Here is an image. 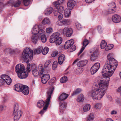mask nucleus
Segmentation results:
<instances>
[{
    "instance_id": "f257e3e1",
    "label": "nucleus",
    "mask_w": 121,
    "mask_h": 121,
    "mask_svg": "<svg viewBox=\"0 0 121 121\" xmlns=\"http://www.w3.org/2000/svg\"><path fill=\"white\" fill-rule=\"evenodd\" d=\"M113 57L112 53L108 54V59L102 71L104 78H98L97 83L95 84L92 91L89 93L94 99H101L106 92L109 85V77L113 74L118 65L117 61Z\"/></svg>"
},
{
    "instance_id": "f03ea898",
    "label": "nucleus",
    "mask_w": 121,
    "mask_h": 121,
    "mask_svg": "<svg viewBox=\"0 0 121 121\" xmlns=\"http://www.w3.org/2000/svg\"><path fill=\"white\" fill-rule=\"evenodd\" d=\"M48 84L52 86L50 87L48 91L47 95V97L45 102V106L43 108V109L39 113V114H43L44 112L46 111L49 103L52 94L54 89V85H55V84L54 80H53V79L49 81L48 82Z\"/></svg>"
},
{
    "instance_id": "7ed1b4c3",
    "label": "nucleus",
    "mask_w": 121,
    "mask_h": 121,
    "mask_svg": "<svg viewBox=\"0 0 121 121\" xmlns=\"http://www.w3.org/2000/svg\"><path fill=\"white\" fill-rule=\"evenodd\" d=\"M15 70L17 73L18 77L20 78H25L28 75V73L25 69L24 66L22 64H18L17 65Z\"/></svg>"
},
{
    "instance_id": "20e7f679",
    "label": "nucleus",
    "mask_w": 121,
    "mask_h": 121,
    "mask_svg": "<svg viewBox=\"0 0 121 121\" xmlns=\"http://www.w3.org/2000/svg\"><path fill=\"white\" fill-rule=\"evenodd\" d=\"M33 56V51L29 48H26L22 53V58L23 60H30L32 59Z\"/></svg>"
},
{
    "instance_id": "39448f33",
    "label": "nucleus",
    "mask_w": 121,
    "mask_h": 121,
    "mask_svg": "<svg viewBox=\"0 0 121 121\" xmlns=\"http://www.w3.org/2000/svg\"><path fill=\"white\" fill-rule=\"evenodd\" d=\"M19 105L16 104L14 106V110L13 111V115H14V121H18L20 117L22 116V112L19 109Z\"/></svg>"
},
{
    "instance_id": "423d86ee",
    "label": "nucleus",
    "mask_w": 121,
    "mask_h": 121,
    "mask_svg": "<svg viewBox=\"0 0 121 121\" xmlns=\"http://www.w3.org/2000/svg\"><path fill=\"white\" fill-rule=\"evenodd\" d=\"M23 2L24 5L26 6L29 4L30 1L32 0H21ZM21 1L20 0H17L15 2L13 6L16 7H19L21 4Z\"/></svg>"
},
{
    "instance_id": "0eeeda50",
    "label": "nucleus",
    "mask_w": 121,
    "mask_h": 121,
    "mask_svg": "<svg viewBox=\"0 0 121 121\" xmlns=\"http://www.w3.org/2000/svg\"><path fill=\"white\" fill-rule=\"evenodd\" d=\"M63 32L68 37H70L73 33V30L71 28L65 27L63 30Z\"/></svg>"
},
{
    "instance_id": "6e6552de",
    "label": "nucleus",
    "mask_w": 121,
    "mask_h": 121,
    "mask_svg": "<svg viewBox=\"0 0 121 121\" xmlns=\"http://www.w3.org/2000/svg\"><path fill=\"white\" fill-rule=\"evenodd\" d=\"M100 67V64L99 63H95L91 69V73L92 74H93L96 72Z\"/></svg>"
},
{
    "instance_id": "1a4fd4ad",
    "label": "nucleus",
    "mask_w": 121,
    "mask_h": 121,
    "mask_svg": "<svg viewBox=\"0 0 121 121\" xmlns=\"http://www.w3.org/2000/svg\"><path fill=\"white\" fill-rule=\"evenodd\" d=\"M1 77L2 79L4 80L5 82L8 85H10L11 82L12 80L9 76L6 75H1Z\"/></svg>"
},
{
    "instance_id": "9d476101",
    "label": "nucleus",
    "mask_w": 121,
    "mask_h": 121,
    "mask_svg": "<svg viewBox=\"0 0 121 121\" xmlns=\"http://www.w3.org/2000/svg\"><path fill=\"white\" fill-rule=\"evenodd\" d=\"M112 20L113 22L115 23H119L121 21V17L118 15L114 14L112 16Z\"/></svg>"
},
{
    "instance_id": "9b49d317",
    "label": "nucleus",
    "mask_w": 121,
    "mask_h": 121,
    "mask_svg": "<svg viewBox=\"0 0 121 121\" xmlns=\"http://www.w3.org/2000/svg\"><path fill=\"white\" fill-rule=\"evenodd\" d=\"M74 43V41L73 39L70 40L66 41L65 44L64 48L66 49L70 47Z\"/></svg>"
},
{
    "instance_id": "f8f14e48",
    "label": "nucleus",
    "mask_w": 121,
    "mask_h": 121,
    "mask_svg": "<svg viewBox=\"0 0 121 121\" xmlns=\"http://www.w3.org/2000/svg\"><path fill=\"white\" fill-rule=\"evenodd\" d=\"M21 92H22L24 95H28L29 92V89L28 87L26 86L23 85Z\"/></svg>"
},
{
    "instance_id": "ddd939ff",
    "label": "nucleus",
    "mask_w": 121,
    "mask_h": 121,
    "mask_svg": "<svg viewBox=\"0 0 121 121\" xmlns=\"http://www.w3.org/2000/svg\"><path fill=\"white\" fill-rule=\"evenodd\" d=\"M89 44L88 40L87 39H84L83 43V45L84 47H82L78 53V56L79 55L83 52L86 47Z\"/></svg>"
},
{
    "instance_id": "4468645a",
    "label": "nucleus",
    "mask_w": 121,
    "mask_h": 121,
    "mask_svg": "<svg viewBox=\"0 0 121 121\" xmlns=\"http://www.w3.org/2000/svg\"><path fill=\"white\" fill-rule=\"evenodd\" d=\"M88 61L86 60H84L80 61L77 64V66L81 67L85 66L87 64Z\"/></svg>"
},
{
    "instance_id": "2eb2a0df",
    "label": "nucleus",
    "mask_w": 121,
    "mask_h": 121,
    "mask_svg": "<svg viewBox=\"0 0 121 121\" xmlns=\"http://www.w3.org/2000/svg\"><path fill=\"white\" fill-rule=\"evenodd\" d=\"M75 3V1L73 0H69L67 4V6L68 9H72L74 6Z\"/></svg>"
},
{
    "instance_id": "dca6fc26",
    "label": "nucleus",
    "mask_w": 121,
    "mask_h": 121,
    "mask_svg": "<svg viewBox=\"0 0 121 121\" xmlns=\"http://www.w3.org/2000/svg\"><path fill=\"white\" fill-rule=\"evenodd\" d=\"M69 96V95L65 93H62L58 98L60 101H63L66 99Z\"/></svg>"
},
{
    "instance_id": "f3484780",
    "label": "nucleus",
    "mask_w": 121,
    "mask_h": 121,
    "mask_svg": "<svg viewBox=\"0 0 121 121\" xmlns=\"http://www.w3.org/2000/svg\"><path fill=\"white\" fill-rule=\"evenodd\" d=\"M98 55L99 53L97 51H94L91 56V60L93 61L95 60L98 57Z\"/></svg>"
},
{
    "instance_id": "a211bd4d",
    "label": "nucleus",
    "mask_w": 121,
    "mask_h": 121,
    "mask_svg": "<svg viewBox=\"0 0 121 121\" xmlns=\"http://www.w3.org/2000/svg\"><path fill=\"white\" fill-rule=\"evenodd\" d=\"M65 56L62 54L59 57H58V62L59 64L61 65L62 64L64 61L65 59Z\"/></svg>"
},
{
    "instance_id": "6ab92c4d",
    "label": "nucleus",
    "mask_w": 121,
    "mask_h": 121,
    "mask_svg": "<svg viewBox=\"0 0 121 121\" xmlns=\"http://www.w3.org/2000/svg\"><path fill=\"white\" fill-rule=\"evenodd\" d=\"M113 8H110L108 10V13H114L116 10V5L115 3H112Z\"/></svg>"
},
{
    "instance_id": "aec40b11",
    "label": "nucleus",
    "mask_w": 121,
    "mask_h": 121,
    "mask_svg": "<svg viewBox=\"0 0 121 121\" xmlns=\"http://www.w3.org/2000/svg\"><path fill=\"white\" fill-rule=\"evenodd\" d=\"M23 85L18 84L15 85L14 90L18 92H20L22 91V89Z\"/></svg>"
},
{
    "instance_id": "412c9836",
    "label": "nucleus",
    "mask_w": 121,
    "mask_h": 121,
    "mask_svg": "<svg viewBox=\"0 0 121 121\" xmlns=\"http://www.w3.org/2000/svg\"><path fill=\"white\" fill-rule=\"evenodd\" d=\"M56 11H57L58 13L61 14L63 12L64 9V7L62 6H55Z\"/></svg>"
},
{
    "instance_id": "4be33fe9",
    "label": "nucleus",
    "mask_w": 121,
    "mask_h": 121,
    "mask_svg": "<svg viewBox=\"0 0 121 121\" xmlns=\"http://www.w3.org/2000/svg\"><path fill=\"white\" fill-rule=\"evenodd\" d=\"M39 30L38 26H35L32 28V32L33 35H36L38 34Z\"/></svg>"
},
{
    "instance_id": "5701e85b",
    "label": "nucleus",
    "mask_w": 121,
    "mask_h": 121,
    "mask_svg": "<svg viewBox=\"0 0 121 121\" xmlns=\"http://www.w3.org/2000/svg\"><path fill=\"white\" fill-rule=\"evenodd\" d=\"M53 8L51 7L48 8L45 11L44 14L46 15L51 14L52 12Z\"/></svg>"
},
{
    "instance_id": "b1692460",
    "label": "nucleus",
    "mask_w": 121,
    "mask_h": 121,
    "mask_svg": "<svg viewBox=\"0 0 121 121\" xmlns=\"http://www.w3.org/2000/svg\"><path fill=\"white\" fill-rule=\"evenodd\" d=\"M43 48L42 46H39L38 48L35 49L34 51V53L35 54H39L42 52Z\"/></svg>"
},
{
    "instance_id": "393cba45",
    "label": "nucleus",
    "mask_w": 121,
    "mask_h": 121,
    "mask_svg": "<svg viewBox=\"0 0 121 121\" xmlns=\"http://www.w3.org/2000/svg\"><path fill=\"white\" fill-rule=\"evenodd\" d=\"M32 42L35 44L37 43L38 39H39L37 36L35 35H33L31 37Z\"/></svg>"
},
{
    "instance_id": "a878e982",
    "label": "nucleus",
    "mask_w": 121,
    "mask_h": 121,
    "mask_svg": "<svg viewBox=\"0 0 121 121\" xmlns=\"http://www.w3.org/2000/svg\"><path fill=\"white\" fill-rule=\"evenodd\" d=\"M64 13L65 17H68L70 15L71 12L69 9H67L64 10Z\"/></svg>"
},
{
    "instance_id": "bb28decb",
    "label": "nucleus",
    "mask_w": 121,
    "mask_h": 121,
    "mask_svg": "<svg viewBox=\"0 0 121 121\" xmlns=\"http://www.w3.org/2000/svg\"><path fill=\"white\" fill-rule=\"evenodd\" d=\"M44 32L43 29H41L39 30L38 34V37L39 39L43 36L45 35L44 34Z\"/></svg>"
},
{
    "instance_id": "cd10ccee",
    "label": "nucleus",
    "mask_w": 121,
    "mask_h": 121,
    "mask_svg": "<svg viewBox=\"0 0 121 121\" xmlns=\"http://www.w3.org/2000/svg\"><path fill=\"white\" fill-rule=\"evenodd\" d=\"M64 0H58L57 1L54 2L53 4L55 5V6H60V5L64 3Z\"/></svg>"
},
{
    "instance_id": "c85d7f7f",
    "label": "nucleus",
    "mask_w": 121,
    "mask_h": 121,
    "mask_svg": "<svg viewBox=\"0 0 121 121\" xmlns=\"http://www.w3.org/2000/svg\"><path fill=\"white\" fill-rule=\"evenodd\" d=\"M45 104V102L42 100H39L37 103V106L39 108H40L43 107Z\"/></svg>"
},
{
    "instance_id": "c756f323",
    "label": "nucleus",
    "mask_w": 121,
    "mask_h": 121,
    "mask_svg": "<svg viewBox=\"0 0 121 121\" xmlns=\"http://www.w3.org/2000/svg\"><path fill=\"white\" fill-rule=\"evenodd\" d=\"M91 108V106L90 104L86 105L83 108V110L84 112H86L89 110Z\"/></svg>"
},
{
    "instance_id": "7c9ffc66",
    "label": "nucleus",
    "mask_w": 121,
    "mask_h": 121,
    "mask_svg": "<svg viewBox=\"0 0 121 121\" xmlns=\"http://www.w3.org/2000/svg\"><path fill=\"white\" fill-rule=\"evenodd\" d=\"M94 115L93 114L91 113L87 117V121H93L94 119Z\"/></svg>"
},
{
    "instance_id": "2f4dec72",
    "label": "nucleus",
    "mask_w": 121,
    "mask_h": 121,
    "mask_svg": "<svg viewBox=\"0 0 121 121\" xmlns=\"http://www.w3.org/2000/svg\"><path fill=\"white\" fill-rule=\"evenodd\" d=\"M84 99V97L82 94L80 95L77 99V101L78 102L82 101Z\"/></svg>"
},
{
    "instance_id": "473e14b6",
    "label": "nucleus",
    "mask_w": 121,
    "mask_h": 121,
    "mask_svg": "<svg viewBox=\"0 0 121 121\" xmlns=\"http://www.w3.org/2000/svg\"><path fill=\"white\" fill-rule=\"evenodd\" d=\"M42 23L44 25L48 24L50 23V21L48 18H45L42 22Z\"/></svg>"
},
{
    "instance_id": "72a5a7b5",
    "label": "nucleus",
    "mask_w": 121,
    "mask_h": 121,
    "mask_svg": "<svg viewBox=\"0 0 121 121\" xmlns=\"http://www.w3.org/2000/svg\"><path fill=\"white\" fill-rule=\"evenodd\" d=\"M107 45V43L104 40L102 41L100 44V47L102 49H103Z\"/></svg>"
},
{
    "instance_id": "f704fd0d",
    "label": "nucleus",
    "mask_w": 121,
    "mask_h": 121,
    "mask_svg": "<svg viewBox=\"0 0 121 121\" xmlns=\"http://www.w3.org/2000/svg\"><path fill=\"white\" fill-rule=\"evenodd\" d=\"M39 71L40 72L39 74L40 76L43 73L44 70L43 66L42 65H39Z\"/></svg>"
},
{
    "instance_id": "c9c22d12",
    "label": "nucleus",
    "mask_w": 121,
    "mask_h": 121,
    "mask_svg": "<svg viewBox=\"0 0 121 121\" xmlns=\"http://www.w3.org/2000/svg\"><path fill=\"white\" fill-rule=\"evenodd\" d=\"M62 39L61 37L58 38L56 41V45H60L62 43Z\"/></svg>"
},
{
    "instance_id": "e433bc0d",
    "label": "nucleus",
    "mask_w": 121,
    "mask_h": 121,
    "mask_svg": "<svg viewBox=\"0 0 121 121\" xmlns=\"http://www.w3.org/2000/svg\"><path fill=\"white\" fill-rule=\"evenodd\" d=\"M63 25H67L70 23V20L68 19H65L62 21Z\"/></svg>"
},
{
    "instance_id": "4c0bfd02",
    "label": "nucleus",
    "mask_w": 121,
    "mask_h": 121,
    "mask_svg": "<svg viewBox=\"0 0 121 121\" xmlns=\"http://www.w3.org/2000/svg\"><path fill=\"white\" fill-rule=\"evenodd\" d=\"M60 34L58 32L54 33L52 34L51 35L52 37L55 38L56 40L57 39V38L59 36Z\"/></svg>"
},
{
    "instance_id": "58836bf2",
    "label": "nucleus",
    "mask_w": 121,
    "mask_h": 121,
    "mask_svg": "<svg viewBox=\"0 0 121 121\" xmlns=\"http://www.w3.org/2000/svg\"><path fill=\"white\" fill-rule=\"evenodd\" d=\"M33 74L35 77L37 76L39 74V72L37 69H34L32 71Z\"/></svg>"
},
{
    "instance_id": "ea45409f",
    "label": "nucleus",
    "mask_w": 121,
    "mask_h": 121,
    "mask_svg": "<svg viewBox=\"0 0 121 121\" xmlns=\"http://www.w3.org/2000/svg\"><path fill=\"white\" fill-rule=\"evenodd\" d=\"M113 46L114 45L112 44L108 45L106 47L105 49L106 51L110 50L113 48Z\"/></svg>"
},
{
    "instance_id": "a19ab883",
    "label": "nucleus",
    "mask_w": 121,
    "mask_h": 121,
    "mask_svg": "<svg viewBox=\"0 0 121 121\" xmlns=\"http://www.w3.org/2000/svg\"><path fill=\"white\" fill-rule=\"evenodd\" d=\"M49 48L48 47H45L42 50V53L44 55L46 54L49 51Z\"/></svg>"
},
{
    "instance_id": "79ce46f5",
    "label": "nucleus",
    "mask_w": 121,
    "mask_h": 121,
    "mask_svg": "<svg viewBox=\"0 0 121 121\" xmlns=\"http://www.w3.org/2000/svg\"><path fill=\"white\" fill-rule=\"evenodd\" d=\"M67 80V77L66 76H65L62 77L60 79V81L61 83H64L66 82Z\"/></svg>"
},
{
    "instance_id": "37998d69",
    "label": "nucleus",
    "mask_w": 121,
    "mask_h": 121,
    "mask_svg": "<svg viewBox=\"0 0 121 121\" xmlns=\"http://www.w3.org/2000/svg\"><path fill=\"white\" fill-rule=\"evenodd\" d=\"M81 91V90L80 89H77L73 92L72 95L73 96L75 95H77L80 93Z\"/></svg>"
},
{
    "instance_id": "c03bdc74",
    "label": "nucleus",
    "mask_w": 121,
    "mask_h": 121,
    "mask_svg": "<svg viewBox=\"0 0 121 121\" xmlns=\"http://www.w3.org/2000/svg\"><path fill=\"white\" fill-rule=\"evenodd\" d=\"M67 104V103L65 102L62 103L60 105V109H65L66 108Z\"/></svg>"
},
{
    "instance_id": "a18cd8bd",
    "label": "nucleus",
    "mask_w": 121,
    "mask_h": 121,
    "mask_svg": "<svg viewBox=\"0 0 121 121\" xmlns=\"http://www.w3.org/2000/svg\"><path fill=\"white\" fill-rule=\"evenodd\" d=\"M46 30V33L49 34L52 33L53 31L52 28L50 27L47 28Z\"/></svg>"
},
{
    "instance_id": "49530a36",
    "label": "nucleus",
    "mask_w": 121,
    "mask_h": 121,
    "mask_svg": "<svg viewBox=\"0 0 121 121\" xmlns=\"http://www.w3.org/2000/svg\"><path fill=\"white\" fill-rule=\"evenodd\" d=\"M58 64L57 61H56L54 62L52 65V67L53 69H55L57 67Z\"/></svg>"
},
{
    "instance_id": "de8ad7c7",
    "label": "nucleus",
    "mask_w": 121,
    "mask_h": 121,
    "mask_svg": "<svg viewBox=\"0 0 121 121\" xmlns=\"http://www.w3.org/2000/svg\"><path fill=\"white\" fill-rule=\"evenodd\" d=\"M101 105L100 103H96L95 104V108L97 109H99L101 108Z\"/></svg>"
},
{
    "instance_id": "09e8293b",
    "label": "nucleus",
    "mask_w": 121,
    "mask_h": 121,
    "mask_svg": "<svg viewBox=\"0 0 121 121\" xmlns=\"http://www.w3.org/2000/svg\"><path fill=\"white\" fill-rule=\"evenodd\" d=\"M42 77L44 78L45 79L48 80L50 78V76L49 74H44Z\"/></svg>"
},
{
    "instance_id": "8fccbe9b",
    "label": "nucleus",
    "mask_w": 121,
    "mask_h": 121,
    "mask_svg": "<svg viewBox=\"0 0 121 121\" xmlns=\"http://www.w3.org/2000/svg\"><path fill=\"white\" fill-rule=\"evenodd\" d=\"M39 39H41L42 42L43 43L45 42L47 40L46 37L45 35L43 36L40 38Z\"/></svg>"
},
{
    "instance_id": "3c124183",
    "label": "nucleus",
    "mask_w": 121,
    "mask_h": 121,
    "mask_svg": "<svg viewBox=\"0 0 121 121\" xmlns=\"http://www.w3.org/2000/svg\"><path fill=\"white\" fill-rule=\"evenodd\" d=\"M15 1L14 0H10L7 3V4L13 6Z\"/></svg>"
},
{
    "instance_id": "603ef678",
    "label": "nucleus",
    "mask_w": 121,
    "mask_h": 121,
    "mask_svg": "<svg viewBox=\"0 0 121 121\" xmlns=\"http://www.w3.org/2000/svg\"><path fill=\"white\" fill-rule=\"evenodd\" d=\"M52 60H50L47 61L45 63L44 65V67L45 68L47 67L48 65L51 63Z\"/></svg>"
},
{
    "instance_id": "864d4df0",
    "label": "nucleus",
    "mask_w": 121,
    "mask_h": 121,
    "mask_svg": "<svg viewBox=\"0 0 121 121\" xmlns=\"http://www.w3.org/2000/svg\"><path fill=\"white\" fill-rule=\"evenodd\" d=\"M97 30L99 33H101L103 32V29L102 27L100 26H99L98 27Z\"/></svg>"
},
{
    "instance_id": "5fc2aeb1",
    "label": "nucleus",
    "mask_w": 121,
    "mask_h": 121,
    "mask_svg": "<svg viewBox=\"0 0 121 121\" xmlns=\"http://www.w3.org/2000/svg\"><path fill=\"white\" fill-rule=\"evenodd\" d=\"M76 49V47L74 45H72L71 46V47L70 48V52H72L73 51L75 50Z\"/></svg>"
},
{
    "instance_id": "6e6d98bb",
    "label": "nucleus",
    "mask_w": 121,
    "mask_h": 121,
    "mask_svg": "<svg viewBox=\"0 0 121 121\" xmlns=\"http://www.w3.org/2000/svg\"><path fill=\"white\" fill-rule=\"evenodd\" d=\"M56 40L55 38L52 37L51 36L49 39V41L51 43H53L55 42H56Z\"/></svg>"
},
{
    "instance_id": "4d7b16f0",
    "label": "nucleus",
    "mask_w": 121,
    "mask_h": 121,
    "mask_svg": "<svg viewBox=\"0 0 121 121\" xmlns=\"http://www.w3.org/2000/svg\"><path fill=\"white\" fill-rule=\"evenodd\" d=\"M58 54V52L57 51H54L52 53V57H55L57 56Z\"/></svg>"
},
{
    "instance_id": "13d9d810",
    "label": "nucleus",
    "mask_w": 121,
    "mask_h": 121,
    "mask_svg": "<svg viewBox=\"0 0 121 121\" xmlns=\"http://www.w3.org/2000/svg\"><path fill=\"white\" fill-rule=\"evenodd\" d=\"M48 81V80L42 77L41 82L43 83L44 84H45Z\"/></svg>"
},
{
    "instance_id": "bf43d9fd",
    "label": "nucleus",
    "mask_w": 121,
    "mask_h": 121,
    "mask_svg": "<svg viewBox=\"0 0 121 121\" xmlns=\"http://www.w3.org/2000/svg\"><path fill=\"white\" fill-rule=\"evenodd\" d=\"M76 25L77 28L78 30H80L81 29L82 26L80 23H77Z\"/></svg>"
},
{
    "instance_id": "052dcab7",
    "label": "nucleus",
    "mask_w": 121,
    "mask_h": 121,
    "mask_svg": "<svg viewBox=\"0 0 121 121\" xmlns=\"http://www.w3.org/2000/svg\"><path fill=\"white\" fill-rule=\"evenodd\" d=\"M76 70L78 71V73H77V74L81 73L83 71L82 68H78Z\"/></svg>"
},
{
    "instance_id": "680f3d73",
    "label": "nucleus",
    "mask_w": 121,
    "mask_h": 121,
    "mask_svg": "<svg viewBox=\"0 0 121 121\" xmlns=\"http://www.w3.org/2000/svg\"><path fill=\"white\" fill-rule=\"evenodd\" d=\"M58 26H61L63 25L62 22V21H60L59 20H58L56 22Z\"/></svg>"
},
{
    "instance_id": "e2e57ef3",
    "label": "nucleus",
    "mask_w": 121,
    "mask_h": 121,
    "mask_svg": "<svg viewBox=\"0 0 121 121\" xmlns=\"http://www.w3.org/2000/svg\"><path fill=\"white\" fill-rule=\"evenodd\" d=\"M58 15V18L59 20H60L63 17V15L61 14H60Z\"/></svg>"
},
{
    "instance_id": "0e129e2a",
    "label": "nucleus",
    "mask_w": 121,
    "mask_h": 121,
    "mask_svg": "<svg viewBox=\"0 0 121 121\" xmlns=\"http://www.w3.org/2000/svg\"><path fill=\"white\" fill-rule=\"evenodd\" d=\"M5 83L4 81L2 79H0V86L3 85Z\"/></svg>"
},
{
    "instance_id": "69168bd1",
    "label": "nucleus",
    "mask_w": 121,
    "mask_h": 121,
    "mask_svg": "<svg viewBox=\"0 0 121 121\" xmlns=\"http://www.w3.org/2000/svg\"><path fill=\"white\" fill-rule=\"evenodd\" d=\"M95 0H85L86 2L88 3H91Z\"/></svg>"
},
{
    "instance_id": "338daca9",
    "label": "nucleus",
    "mask_w": 121,
    "mask_h": 121,
    "mask_svg": "<svg viewBox=\"0 0 121 121\" xmlns=\"http://www.w3.org/2000/svg\"><path fill=\"white\" fill-rule=\"evenodd\" d=\"M117 102L118 104L121 103V98H118L117 100Z\"/></svg>"
},
{
    "instance_id": "774afa93",
    "label": "nucleus",
    "mask_w": 121,
    "mask_h": 121,
    "mask_svg": "<svg viewBox=\"0 0 121 121\" xmlns=\"http://www.w3.org/2000/svg\"><path fill=\"white\" fill-rule=\"evenodd\" d=\"M79 60V59L78 58H77L73 62V65H74V64L76 63Z\"/></svg>"
}]
</instances>
